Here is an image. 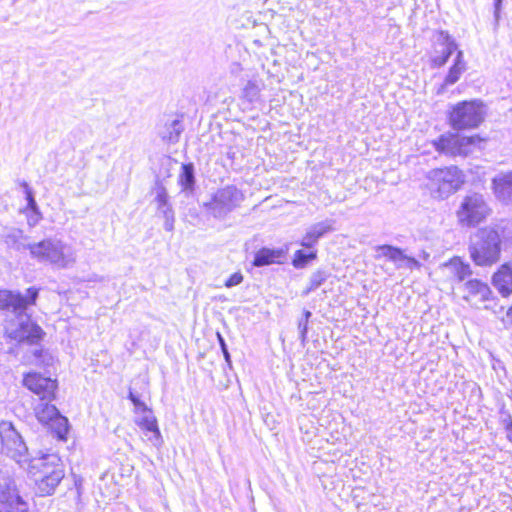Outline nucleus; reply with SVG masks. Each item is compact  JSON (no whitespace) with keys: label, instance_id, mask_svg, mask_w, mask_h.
Here are the masks:
<instances>
[{"label":"nucleus","instance_id":"1","mask_svg":"<svg viewBox=\"0 0 512 512\" xmlns=\"http://www.w3.org/2000/svg\"><path fill=\"white\" fill-rule=\"evenodd\" d=\"M39 290L30 287L26 294L0 290V310L10 312L11 316L5 325L7 336L18 342L36 344L44 335L42 328L31 320L26 312L29 305L35 304Z\"/></svg>","mask_w":512,"mask_h":512},{"label":"nucleus","instance_id":"2","mask_svg":"<svg viewBox=\"0 0 512 512\" xmlns=\"http://www.w3.org/2000/svg\"><path fill=\"white\" fill-rule=\"evenodd\" d=\"M15 249L22 251L28 249L33 258L39 262H47L58 269H66L76 261V253L72 246L57 238H47L37 243L24 244L19 241L22 232L17 231Z\"/></svg>","mask_w":512,"mask_h":512},{"label":"nucleus","instance_id":"3","mask_svg":"<svg viewBox=\"0 0 512 512\" xmlns=\"http://www.w3.org/2000/svg\"><path fill=\"white\" fill-rule=\"evenodd\" d=\"M469 255L481 267L492 266L500 260L502 235L497 228L486 226L478 229L470 238Z\"/></svg>","mask_w":512,"mask_h":512},{"label":"nucleus","instance_id":"4","mask_svg":"<svg viewBox=\"0 0 512 512\" xmlns=\"http://www.w3.org/2000/svg\"><path fill=\"white\" fill-rule=\"evenodd\" d=\"M427 188L435 199H446L460 189L464 180L456 166L432 169L426 174Z\"/></svg>","mask_w":512,"mask_h":512},{"label":"nucleus","instance_id":"5","mask_svg":"<svg viewBox=\"0 0 512 512\" xmlns=\"http://www.w3.org/2000/svg\"><path fill=\"white\" fill-rule=\"evenodd\" d=\"M244 194L234 185H227L214 192L209 201L203 203L205 212L218 220L239 208L244 201Z\"/></svg>","mask_w":512,"mask_h":512},{"label":"nucleus","instance_id":"6","mask_svg":"<svg viewBox=\"0 0 512 512\" xmlns=\"http://www.w3.org/2000/svg\"><path fill=\"white\" fill-rule=\"evenodd\" d=\"M485 117L484 105L478 100L462 101L452 107L449 123L455 130L478 127Z\"/></svg>","mask_w":512,"mask_h":512},{"label":"nucleus","instance_id":"7","mask_svg":"<svg viewBox=\"0 0 512 512\" xmlns=\"http://www.w3.org/2000/svg\"><path fill=\"white\" fill-rule=\"evenodd\" d=\"M490 208L482 194L471 193L466 195L457 211L459 223L463 226H475L486 219Z\"/></svg>","mask_w":512,"mask_h":512},{"label":"nucleus","instance_id":"8","mask_svg":"<svg viewBox=\"0 0 512 512\" xmlns=\"http://www.w3.org/2000/svg\"><path fill=\"white\" fill-rule=\"evenodd\" d=\"M0 439L4 454L19 464L28 462V448L11 422L0 423Z\"/></svg>","mask_w":512,"mask_h":512},{"label":"nucleus","instance_id":"9","mask_svg":"<svg viewBox=\"0 0 512 512\" xmlns=\"http://www.w3.org/2000/svg\"><path fill=\"white\" fill-rule=\"evenodd\" d=\"M480 141L478 136H459L457 134H443L433 141L435 150L448 156H467Z\"/></svg>","mask_w":512,"mask_h":512},{"label":"nucleus","instance_id":"10","mask_svg":"<svg viewBox=\"0 0 512 512\" xmlns=\"http://www.w3.org/2000/svg\"><path fill=\"white\" fill-rule=\"evenodd\" d=\"M51 401H40L34 408L36 418L48 425L59 439H65L68 432V419L63 416Z\"/></svg>","mask_w":512,"mask_h":512},{"label":"nucleus","instance_id":"11","mask_svg":"<svg viewBox=\"0 0 512 512\" xmlns=\"http://www.w3.org/2000/svg\"><path fill=\"white\" fill-rule=\"evenodd\" d=\"M23 384L34 394L39 396L40 401H52L55 399L57 382L49 377H44L39 373H28Z\"/></svg>","mask_w":512,"mask_h":512},{"label":"nucleus","instance_id":"12","mask_svg":"<svg viewBox=\"0 0 512 512\" xmlns=\"http://www.w3.org/2000/svg\"><path fill=\"white\" fill-rule=\"evenodd\" d=\"M376 252L378 253L376 257H385L389 261L393 262L396 268H407V269H419L421 267V263L413 258L404 254V252L395 246L392 245H380L376 247Z\"/></svg>","mask_w":512,"mask_h":512},{"label":"nucleus","instance_id":"13","mask_svg":"<svg viewBox=\"0 0 512 512\" xmlns=\"http://www.w3.org/2000/svg\"><path fill=\"white\" fill-rule=\"evenodd\" d=\"M334 223V220L326 219L311 225L303 236L300 245L308 249L313 248L320 238L334 230Z\"/></svg>","mask_w":512,"mask_h":512},{"label":"nucleus","instance_id":"14","mask_svg":"<svg viewBox=\"0 0 512 512\" xmlns=\"http://www.w3.org/2000/svg\"><path fill=\"white\" fill-rule=\"evenodd\" d=\"M438 41L442 47L441 50H436V55L432 57V64L434 67L444 66L450 56L458 51V45L456 41L448 34V32L441 31Z\"/></svg>","mask_w":512,"mask_h":512},{"label":"nucleus","instance_id":"15","mask_svg":"<svg viewBox=\"0 0 512 512\" xmlns=\"http://www.w3.org/2000/svg\"><path fill=\"white\" fill-rule=\"evenodd\" d=\"M142 414L141 418L136 421L137 425L142 430L146 431L145 435L154 446H161L163 440L157 424V419L153 415L151 409L147 410V412H143Z\"/></svg>","mask_w":512,"mask_h":512},{"label":"nucleus","instance_id":"16","mask_svg":"<svg viewBox=\"0 0 512 512\" xmlns=\"http://www.w3.org/2000/svg\"><path fill=\"white\" fill-rule=\"evenodd\" d=\"M31 468L39 471V476H50L52 471L64 470L63 463L57 454H44L40 458L31 460Z\"/></svg>","mask_w":512,"mask_h":512},{"label":"nucleus","instance_id":"17","mask_svg":"<svg viewBox=\"0 0 512 512\" xmlns=\"http://www.w3.org/2000/svg\"><path fill=\"white\" fill-rule=\"evenodd\" d=\"M286 252L287 249L284 248L263 247L255 253L252 264L255 267H263L275 263H282Z\"/></svg>","mask_w":512,"mask_h":512},{"label":"nucleus","instance_id":"18","mask_svg":"<svg viewBox=\"0 0 512 512\" xmlns=\"http://www.w3.org/2000/svg\"><path fill=\"white\" fill-rule=\"evenodd\" d=\"M492 184L497 199L503 203H512V171L494 177Z\"/></svg>","mask_w":512,"mask_h":512},{"label":"nucleus","instance_id":"19","mask_svg":"<svg viewBox=\"0 0 512 512\" xmlns=\"http://www.w3.org/2000/svg\"><path fill=\"white\" fill-rule=\"evenodd\" d=\"M467 69V64L464 60V53L462 50H458L454 59L453 65L449 68L447 75L445 76L443 84L439 87L437 93L442 94L446 86L455 84Z\"/></svg>","mask_w":512,"mask_h":512},{"label":"nucleus","instance_id":"20","mask_svg":"<svg viewBox=\"0 0 512 512\" xmlns=\"http://www.w3.org/2000/svg\"><path fill=\"white\" fill-rule=\"evenodd\" d=\"M493 284L503 297L512 293V263L503 264L493 275Z\"/></svg>","mask_w":512,"mask_h":512},{"label":"nucleus","instance_id":"21","mask_svg":"<svg viewBox=\"0 0 512 512\" xmlns=\"http://www.w3.org/2000/svg\"><path fill=\"white\" fill-rule=\"evenodd\" d=\"M65 472L64 470H56L52 471V475L50 476H39L36 479L37 492L40 496H49L52 495L61 480L64 478Z\"/></svg>","mask_w":512,"mask_h":512},{"label":"nucleus","instance_id":"22","mask_svg":"<svg viewBox=\"0 0 512 512\" xmlns=\"http://www.w3.org/2000/svg\"><path fill=\"white\" fill-rule=\"evenodd\" d=\"M465 289L467 295L464 298L467 301L476 300L478 302H485L490 299L492 293L490 287L478 279L468 280L465 283Z\"/></svg>","mask_w":512,"mask_h":512},{"label":"nucleus","instance_id":"23","mask_svg":"<svg viewBox=\"0 0 512 512\" xmlns=\"http://www.w3.org/2000/svg\"><path fill=\"white\" fill-rule=\"evenodd\" d=\"M184 131V125L181 120L174 119L166 122L159 131V136L165 142L175 144L179 141L181 133Z\"/></svg>","mask_w":512,"mask_h":512},{"label":"nucleus","instance_id":"24","mask_svg":"<svg viewBox=\"0 0 512 512\" xmlns=\"http://www.w3.org/2000/svg\"><path fill=\"white\" fill-rule=\"evenodd\" d=\"M445 268L453 275L457 281L462 282L472 275L469 263L462 261L459 257H454L445 263Z\"/></svg>","mask_w":512,"mask_h":512},{"label":"nucleus","instance_id":"25","mask_svg":"<svg viewBox=\"0 0 512 512\" xmlns=\"http://www.w3.org/2000/svg\"><path fill=\"white\" fill-rule=\"evenodd\" d=\"M263 86V81L259 77H252L243 86L241 98L249 103L256 102L260 97V92L262 91Z\"/></svg>","mask_w":512,"mask_h":512},{"label":"nucleus","instance_id":"26","mask_svg":"<svg viewBox=\"0 0 512 512\" xmlns=\"http://www.w3.org/2000/svg\"><path fill=\"white\" fill-rule=\"evenodd\" d=\"M178 183L182 188V191L190 194L194 191L195 187V173L194 165L192 163L183 164L181 172L178 177Z\"/></svg>","mask_w":512,"mask_h":512},{"label":"nucleus","instance_id":"27","mask_svg":"<svg viewBox=\"0 0 512 512\" xmlns=\"http://www.w3.org/2000/svg\"><path fill=\"white\" fill-rule=\"evenodd\" d=\"M0 512H29L28 504L17 494L9 495L0 502Z\"/></svg>","mask_w":512,"mask_h":512},{"label":"nucleus","instance_id":"28","mask_svg":"<svg viewBox=\"0 0 512 512\" xmlns=\"http://www.w3.org/2000/svg\"><path fill=\"white\" fill-rule=\"evenodd\" d=\"M329 277V274L327 271L325 270H317L315 272H313L309 278V285L307 286V288L302 292V295L303 296H307L309 295L312 291L316 290L317 288H319L321 285L324 284V282L327 280V278Z\"/></svg>","mask_w":512,"mask_h":512},{"label":"nucleus","instance_id":"29","mask_svg":"<svg viewBox=\"0 0 512 512\" xmlns=\"http://www.w3.org/2000/svg\"><path fill=\"white\" fill-rule=\"evenodd\" d=\"M316 257L317 251L315 250L309 253H306L303 250H297L294 254L292 264L297 269L304 268L311 260L316 259Z\"/></svg>","mask_w":512,"mask_h":512},{"label":"nucleus","instance_id":"30","mask_svg":"<svg viewBox=\"0 0 512 512\" xmlns=\"http://www.w3.org/2000/svg\"><path fill=\"white\" fill-rule=\"evenodd\" d=\"M158 213L164 218V229L166 231H172L174 229V211L171 205H167L161 208H157Z\"/></svg>","mask_w":512,"mask_h":512},{"label":"nucleus","instance_id":"31","mask_svg":"<svg viewBox=\"0 0 512 512\" xmlns=\"http://www.w3.org/2000/svg\"><path fill=\"white\" fill-rule=\"evenodd\" d=\"M311 316L312 313L308 310H305L303 313V318L298 322L299 337L303 345H305L307 340L308 321Z\"/></svg>","mask_w":512,"mask_h":512},{"label":"nucleus","instance_id":"32","mask_svg":"<svg viewBox=\"0 0 512 512\" xmlns=\"http://www.w3.org/2000/svg\"><path fill=\"white\" fill-rule=\"evenodd\" d=\"M21 186L24 188L25 198L27 200V207L33 212L39 213L38 205L34 198V194L27 182L23 181Z\"/></svg>","mask_w":512,"mask_h":512},{"label":"nucleus","instance_id":"33","mask_svg":"<svg viewBox=\"0 0 512 512\" xmlns=\"http://www.w3.org/2000/svg\"><path fill=\"white\" fill-rule=\"evenodd\" d=\"M128 398L133 403L136 413H143L149 410L147 405L140 399L139 395L134 393L131 389L129 390Z\"/></svg>","mask_w":512,"mask_h":512},{"label":"nucleus","instance_id":"34","mask_svg":"<svg viewBox=\"0 0 512 512\" xmlns=\"http://www.w3.org/2000/svg\"><path fill=\"white\" fill-rule=\"evenodd\" d=\"M155 201L157 202V208H161V207L170 205L168 203L167 191L163 186L158 187Z\"/></svg>","mask_w":512,"mask_h":512},{"label":"nucleus","instance_id":"35","mask_svg":"<svg viewBox=\"0 0 512 512\" xmlns=\"http://www.w3.org/2000/svg\"><path fill=\"white\" fill-rule=\"evenodd\" d=\"M217 338H218V341H219V345L221 347V350H222V353H223V356L225 358V361L227 363V365L229 367H231V364H232V361H231V356H230V353L228 351V347H227V344L223 338V336L220 334V333H217Z\"/></svg>","mask_w":512,"mask_h":512},{"label":"nucleus","instance_id":"36","mask_svg":"<svg viewBox=\"0 0 512 512\" xmlns=\"http://www.w3.org/2000/svg\"><path fill=\"white\" fill-rule=\"evenodd\" d=\"M243 281V275L240 272H235L225 281V286L231 288L239 285Z\"/></svg>","mask_w":512,"mask_h":512},{"label":"nucleus","instance_id":"37","mask_svg":"<svg viewBox=\"0 0 512 512\" xmlns=\"http://www.w3.org/2000/svg\"><path fill=\"white\" fill-rule=\"evenodd\" d=\"M502 423H503L504 428L506 430V437L512 443V417H511V415L508 414L502 420Z\"/></svg>","mask_w":512,"mask_h":512},{"label":"nucleus","instance_id":"38","mask_svg":"<svg viewBox=\"0 0 512 512\" xmlns=\"http://www.w3.org/2000/svg\"><path fill=\"white\" fill-rule=\"evenodd\" d=\"M503 323L507 329L512 330V306L508 308L505 317L503 318Z\"/></svg>","mask_w":512,"mask_h":512},{"label":"nucleus","instance_id":"39","mask_svg":"<svg viewBox=\"0 0 512 512\" xmlns=\"http://www.w3.org/2000/svg\"><path fill=\"white\" fill-rule=\"evenodd\" d=\"M502 2L503 0H494V17L496 22H498L500 18Z\"/></svg>","mask_w":512,"mask_h":512},{"label":"nucleus","instance_id":"40","mask_svg":"<svg viewBox=\"0 0 512 512\" xmlns=\"http://www.w3.org/2000/svg\"><path fill=\"white\" fill-rule=\"evenodd\" d=\"M241 69H242V68H241L240 64H238V63H234V64H233V67H232V73H237V72H239Z\"/></svg>","mask_w":512,"mask_h":512},{"label":"nucleus","instance_id":"41","mask_svg":"<svg viewBox=\"0 0 512 512\" xmlns=\"http://www.w3.org/2000/svg\"><path fill=\"white\" fill-rule=\"evenodd\" d=\"M268 0H264V2H267Z\"/></svg>","mask_w":512,"mask_h":512}]
</instances>
